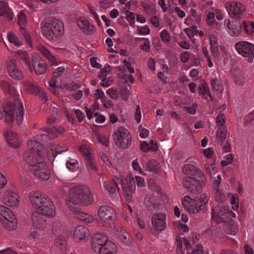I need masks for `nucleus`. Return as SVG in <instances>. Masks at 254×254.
Masks as SVG:
<instances>
[{"mask_svg":"<svg viewBox=\"0 0 254 254\" xmlns=\"http://www.w3.org/2000/svg\"><path fill=\"white\" fill-rule=\"evenodd\" d=\"M46 151L37 140L28 142V150L24 154V160L29 165L30 171L37 178L47 180L50 177V171L42 159Z\"/></svg>","mask_w":254,"mask_h":254,"instance_id":"nucleus-1","label":"nucleus"},{"mask_svg":"<svg viewBox=\"0 0 254 254\" xmlns=\"http://www.w3.org/2000/svg\"><path fill=\"white\" fill-rule=\"evenodd\" d=\"M29 198L34 210L32 215L33 225L37 228H42L45 221L41 215L50 218L54 217L56 211L54 203L50 198L39 191H31Z\"/></svg>","mask_w":254,"mask_h":254,"instance_id":"nucleus-2","label":"nucleus"},{"mask_svg":"<svg viewBox=\"0 0 254 254\" xmlns=\"http://www.w3.org/2000/svg\"><path fill=\"white\" fill-rule=\"evenodd\" d=\"M182 171L188 176L183 179V186L192 193L200 191L205 186V177L202 171L191 165H185Z\"/></svg>","mask_w":254,"mask_h":254,"instance_id":"nucleus-3","label":"nucleus"},{"mask_svg":"<svg viewBox=\"0 0 254 254\" xmlns=\"http://www.w3.org/2000/svg\"><path fill=\"white\" fill-rule=\"evenodd\" d=\"M70 197L66 201V204L71 200L70 204L75 207L77 204L88 206L93 202V197L89 189L85 186H76L70 190Z\"/></svg>","mask_w":254,"mask_h":254,"instance_id":"nucleus-4","label":"nucleus"},{"mask_svg":"<svg viewBox=\"0 0 254 254\" xmlns=\"http://www.w3.org/2000/svg\"><path fill=\"white\" fill-rule=\"evenodd\" d=\"M41 25L42 34L48 40H56L64 33L63 22L57 18L47 19Z\"/></svg>","mask_w":254,"mask_h":254,"instance_id":"nucleus-5","label":"nucleus"},{"mask_svg":"<svg viewBox=\"0 0 254 254\" xmlns=\"http://www.w3.org/2000/svg\"><path fill=\"white\" fill-rule=\"evenodd\" d=\"M208 201V196L206 193H204L194 198L186 195L182 199V203L187 211L189 213L194 214L203 209Z\"/></svg>","mask_w":254,"mask_h":254,"instance_id":"nucleus-6","label":"nucleus"},{"mask_svg":"<svg viewBox=\"0 0 254 254\" xmlns=\"http://www.w3.org/2000/svg\"><path fill=\"white\" fill-rule=\"evenodd\" d=\"M0 222L7 230L13 231L18 227V221L14 213L7 207L0 204Z\"/></svg>","mask_w":254,"mask_h":254,"instance_id":"nucleus-7","label":"nucleus"},{"mask_svg":"<svg viewBox=\"0 0 254 254\" xmlns=\"http://www.w3.org/2000/svg\"><path fill=\"white\" fill-rule=\"evenodd\" d=\"M113 181L118 187L121 184L123 191L128 200L131 199V195L134 192L135 185L133 177L131 175L128 176L125 180L124 177L120 174L114 176Z\"/></svg>","mask_w":254,"mask_h":254,"instance_id":"nucleus-8","label":"nucleus"},{"mask_svg":"<svg viewBox=\"0 0 254 254\" xmlns=\"http://www.w3.org/2000/svg\"><path fill=\"white\" fill-rule=\"evenodd\" d=\"M0 84L15 99V102L13 103V105H14V110H15L16 112V121L19 125L21 124L24 116V109L21 100L19 99V96L15 94V88L10 86L7 81L1 80L0 81Z\"/></svg>","mask_w":254,"mask_h":254,"instance_id":"nucleus-9","label":"nucleus"},{"mask_svg":"<svg viewBox=\"0 0 254 254\" xmlns=\"http://www.w3.org/2000/svg\"><path fill=\"white\" fill-rule=\"evenodd\" d=\"M235 217V213L229 211L228 206L223 203H219L212 209V219L218 223L227 221Z\"/></svg>","mask_w":254,"mask_h":254,"instance_id":"nucleus-10","label":"nucleus"},{"mask_svg":"<svg viewBox=\"0 0 254 254\" xmlns=\"http://www.w3.org/2000/svg\"><path fill=\"white\" fill-rule=\"evenodd\" d=\"M113 138L116 144L120 147L126 148L131 142V136L127 129L119 127L113 133Z\"/></svg>","mask_w":254,"mask_h":254,"instance_id":"nucleus-11","label":"nucleus"},{"mask_svg":"<svg viewBox=\"0 0 254 254\" xmlns=\"http://www.w3.org/2000/svg\"><path fill=\"white\" fill-rule=\"evenodd\" d=\"M101 220L106 225H113L116 218V213L113 208L108 205L101 206L98 211Z\"/></svg>","mask_w":254,"mask_h":254,"instance_id":"nucleus-12","label":"nucleus"},{"mask_svg":"<svg viewBox=\"0 0 254 254\" xmlns=\"http://www.w3.org/2000/svg\"><path fill=\"white\" fill-rule=\"evenodd\" d=\"M6 66L9 76L14 79L21 80L24 77L22 71L17 65V61L13 56H8L6 60Z\"/></svg>","mask_w":254,"mask_h":254,"instance_id":"nucleus-13","label":"nucleus"},{"mask_svg":"<svg viewBox=\"0 0 254 254\" xmlns=\"http://www.w3.org/2000/svg\"><path fill=\"white\" fill-rule=\"evenodd\" d=\"M225 7L230 16L239 18L243 17L246 10L244 4L236 1L227 2Z\"/></svg>","mask_w":254,"mask_h":254,"instance_id":"nucleus-14","label":"nucleus"},{"mask_svg":"<svg viewBox=\"0 0 254 254\" xmlns=\"http://www.w3.org/2000/svg\"><path fill=\"white\" fill-rule=\"evenodd\" d=\"M1 201L3 204L8 207L16 208L19 204V196L17 192L8 190L3 193Z\"/></svg>","mask_w":254,"mask_h":254,"instance_id":"nucleus-15","label":"nucleus"},{"mask_svg":"<svg viewBox=\"0 0 254 254\" xmlns=\"http://www.w3.org/2000/svg\"><path fill=\"white\" fill-rule=\"evenodd\" d=\"M238 53L244 57H254V44L247 41H240L235 45Z\"/></svg>","mask_w":254,"mask_h":254,"instance_id":"nucleus-16","label":"nucleus"},{"mask_svg":"<svg viewBox=\"0 0 254 254\" xmlns=\"http://www.w3.org/2000/svg\"><path fill=\"white\" fill-rule=\"evenodd\" d=\"M3 113H5L6 122L11 123L14 119V105L12 102H8L3 106L0 101V119L3 118Z\"/></svg>","mask_w":254,"mask_h":254,"instance_id":"nucleus-17","label":"nucleus"},{"mask_svg":"<svg viewBox=\"0 0 254 254\" xmlns=\"http://www.w3.org/2000/svg\"><path fill=\"white\" fill-rule=\"evenodd\" d=\"M224 25L226 28L227 32L233 37H237L242 32V26L239 21H232L230 19H226L224 21Z\"/></svg>","mask_w":254,"mask_h":254,"instance_id":"nucleus-18","label":"nucleus"},{"mask_svg":"<svg viewBox=\"0 0 254 254\" xmlns=\"http://www.w3.org/2000/svg\"><path fill=\"white\" fill-rule=\"evenodd\" d=\"M89 236L90 231L89 229L81 225L76 226L73 232V238L76 242H83Z\"/></svg>","mask_w":254,"mask_h":254,"instance_id":"nucleus-19","label":"nucleus"},{"mask_svg":"<svg viewBox=\"0 0 254 254\" xmlns=\"http://www.w3.org/2000/svg\"><path fill=\"white\" fill-rule=\"evenodd\" d=\"M108 240V237L102 233L95 234L92 240V249L94 252L98 253Z\"/></svg>","mask_w":254,"mask_h":254,"instance_id":"nucleus-20","label":"nucleus"},{"mask_svg":"<svg viewBox=\"0 0 254 254\" xmlns=\"http://www.w3.org/2000/svg\"><path fill=\"white\" fill-rule=\"evenodd\" d=\"M152 224L156 230H163L166 227V215L162 213L154 214L152 217Z\"/></svg>","mask_w":254,"mask_h":254,"instance_id":"nucleus-21","label":"nucleus"},{"mask_svg":"<svg viewBox=\"0 0 254 254\" xmlns=\"http://www.w3.org/2000/svg\"><path fill=\"white\" fill-rule=\"evenodd\" d=\"M31 58L33 69L36 74L40 75L45 73L47 68V64L39 60L38 54H32Z\"/></svg>","mask_w":254,"mask_h":254,"instance_id":"nucleus-22","label":"nucleus"},{"mask_svg":"<svg viewBox=\"0 0 254 254\" xmlns=\"http://www.w3.org/2000/svg\"><path fill=\"white\" fill-rule=\"evenodd\" d=\"M71 201V200L68 201L67 206L76 215L78 218L86 223H90L93 222L94 218L92 215L80 211L76 207L72 206L70 204Z\"/></svg>","mask_w":254,"mask_h":254,"instance_id":"nucleus-23","label":"nucleus"},{"mask_svg":"<svg viewBox=\"0 0 254 254\" xmlns=\"http://www.w3.org/2000/svg\"><path fill=\"white\" fill-rule=\"evenodd\" d=\"M209 39L210 44V48L211 53L215 59V62L218 61H221V56L218 52V45L217 42V39L215 35L213 34H209Z\"/></svg>","mask_w":254,"mask_h":254,"instance_id":"nucleus-24","label":"nucleus"},{"mask_svg":"<svg viewBox=\"0 0 254 254\" xmlns=\"http://www.w3.org/2000/svg\"><path fill=\"white\" fill-rule=\"evenodd\" d=\"M21 89L28 93L37 94L41 92V88L37 85L25 79L21 82Z\"/></svg>","mask_w":254,"mask_h":254,"instance_id":"nucleus-25","label":"nucleus"},{"mask_svg":"<svg viewBox=\"0 0 254 254\" xmlns=\"http://www.w3.org/2000/svg\"><path fill=\"white\" fill-rule=\"evenodd\" d=\"M118 248L116 245L110 240H108L107 243L102 246L98 252V254H117Z\"/></svg>","mask_w":254,"mask_h":254,"instance_id":"nucleus-26","label":"nucleus"},{"mask_svg":"<svg viewBox=\"0 0 254 254\" xmlns=\"http://www.w3.org/2000/svg\"><path fill=\"white\" fill-rule=\"evenodd\" d=\"M4 136L9 145L17 148L19 146L20 140L18 135L11 130H8L5 132Z\"/></svg>","mask_w":254,"mask_h":254,"instance_id":"nucleus-27","label":"nucleus"},{"mask_svg":"<svg viewBox=\"0 0 254 254\" xmlns=\"http://www.w3.org/2000/svg\"><path fill=\"white\" fill-rule=\"evenodd\" d=\"M78 28L86 34H90L94 31V26L84 17H80L77 20Z\"/></svg>","mask_w":254,"mask_h":254,"instance_id":"nucleus-28","label":"nucleus"},{"mask_svg":"<svg viewBox=\"0 0 254 254\" xmlns=\"http://www.w3.org/2000/svg\"><path fill=\"white\" fill-rule=\"evenodd\" d=\"M39 51L53 65H57L58 62L56 58L53 56L47 48L42 45L37 47Z\"/></svg>","mask_w":254,"mask_h":254,"instance_id":"nucleus-29","label":"nucleus"},{"mask_svg":"<svg viewBox=\"0 0 254 254\" xmlns=\"http://www.w3.org/2000/svg\"><path fill=\"white\" fill-rule=\"evenodd\" d=\"M68 150V147L66 146L62 147L61 145H58L56 146H53L52 149L48 152L46 151V154L47 153V155L50 160H53L54 158L56 157L58 154H60L63 152L66 151Z\"/></svg>","mask_w":254,"mask_h":254,"instance_id":"nucleus-30","label":"nucleus"},{"mask_svg":"<svg viewBox=\"0 0 254 254\" xmlns=\"http://www.w3.org/2000/svg\"><path fill=\"white\" fill-rule=\"evenodd\" d=\"M55 244L62 254H64L67 251V241L64 237L60 236L57 238L55 240Z\"/></svg>","mask_w":254,"mask_h":254,"instance_id":"nucleus-31","label":"nucleus"},{"mask_svg":"<svg viewBox=\"0 0 254 254\" xmlns=\"http://www.w3.org/2000/svg\"><path fill=\"white\" fill-rule=\"evenodd\" d=\"M64 67L60 66L57 68L54 72V76L52 79L50 81L49 84L50 86V90L53 93H55L56 91V79L58 76H60L64 71Z\"/></svg>","mask_w":254,"mask_h":254,"instance_id":"nucleus-32","label":"nucleus"},{"mask_svg":"<svg viewBox=\"0 0 254 254\" xmlns=\"http://www.w3.org/2000/svg\"><path fill=\"white\" fill-rule=\"evenodd\" d=\"M14 53L20 60L23 61L26 66H27L29 68L31 69L29 55L27 52L22 50H18Z\"/></svg>","mask_w":254,"mask_h":254,"instance_id":"nucleus-33","label":"nucleus"},{"mask_svg":"<svg viewBox=\"0 0 254 254\" xmlns=\"http://www.w3.org/2000/svg\"><path fill=\"white\" fill-rule=\"evenodd\" d=\"M7 37L9 43L15 47H19L23 45V42L12 32H8L7 33Z\"/></svg>","mask_w":254,"mask_h":254,"instance_id":"nucleus-34","label":"nucleus"},{"mask_svg":"<svg viewBox=\"0 0 254 254\" xmlns=\"http://www.w3.org/2000/svg\"><path fill=\"white\" fill-rule=\"evenodd\" d=\"M66 166L67 169L70 171L74 172L76 171L78 168V161L75 159L69 158L66 161Z\"/></svg>","mask_w":254,"mask_h":254,"instance_id":"nucleus-35","label":"nucleus"},{"mask_svg":"<svg viewBox=\"0 0 254 254\" xmlns=\"http://www.w3.org/2000/svg\"><path fill=\"white\" fill-rule=\"evenodd\" d=\"M18 18V25L21 27V29H24L27 21V16L24 10H21L17 14Z\"/></svg>","mask_w":254,"mask_h":254,"instance_id":"nucleus-36","label":"nucleus"},{"mask_svg":"<svg viewBox=\"0 0 254 254\" xmlns=\"http://www.w3.org/2000/svg\"><path fill=\"white\" fill-rule=\"evenodd\" d=\"M227 130L226 127H218L216 132V138L220 141H223L226 137Z\"/></svg>","mask_w":254,"mask_h":254,"instance_id":"nucleus-37","label":"nucleus"},{"mask_svg":"<svg viewBox=\"0 0 254 254\" xmlns=\"http://www.w3.org/2000/svg\"><path fill=\"white\" fill-rule=\"evenodd\" d=\"M211 85L213 89L218 93H221L223 91L224 87L223 83L221 80L218 79H212L211 81Z\"/></svg>","mask_w":254,"mask_h":254,"instance_id":"nucleus-38","label":"nucleus"},{"mask_svg":"<svg viewBox=\"0 0 254 254\" xmlns=\"http://www.w3.org/2000/svg\"><path fill=\"white\" fill-rule=\"evenodd\" d=\"M243 26L247 34H254V22L253 21H245L243 22Z\"/></svg>","mask_w":254,"mask_h":254,"instance_id":"nucleus-39","label":"nucleus"},{"mask_svg":"<svg viewBox=\"0 0 254 254\" xmlns=\"http://www.w3.org/2000/svg\"><path fill=\"white\" fill-rule=\"evenodd\" d=\"M107 74H99V77L101 79L100 85L103 87H108L111 85L113 82V78L111 77H106Z\"/></svg>","mask_w":254,"mask_h":254,"instance_id":"nucleus-40","label":"nucleus"},{"mask_svg":"<svg viewBox=\"0 0 254 254\" xmlns=\"http://www.w3.org/2000/svg\"><path fill=\"white\" fill-rule=\"evenodd\" d=\"M230 202L232 205V208L234 210H236L239 206V198L237 194H230Z\"/></svg>","mask_w":254,"mask_h":254,"instance_id":"nucleus-41","label":"nucleus"},{"mask_svg":"<svg viewBox=\"0 0 254 254\" xmlns=\"http://www.w3.org/2000/svg\"><path fill=\"white\" fill-rule=\"evenodd\" d=\"M205 168L206 172L209 176L214 175L218 172V169L215 166V163L205 164Z\"/></svg>","mask_w":254,"mask_h":254,"instance_id":"nucleus-42","label":"nucleus"},{"mask_svg":"<svg viewBox=\"0 0 254 254\" xmlns=\"http://www.w3.org/2000/svg\"><path fill=\"white\" fill-rule=\"evenodd\" d=\"M47 134H43L40 132V134H37L36 136V138L37 140H41L45 141L48 139L52 138L53 137H55L56 136L55 135H51V129L46 128L44 130Z\"/></svg>","mask_w":254,"mask_h":254,"instance_id":"nucleus-43","label":"nucleus"},{"mask_svg":"<svg viewBox=\"0 0 254 254\" xmlns=\"http://www.w3.org/2000/svg\"><path fill=\"white\" fill-rule=\"evenodd\" d=\"M234 157L232 154H228L223 157V160L221 161V165L223 167H226L232 163Z\"/></svg>","mask_w":254,"mask_h":254,"instance_id":"nucleus-44","label":"nucleus"},{"mask_svg":"<svg viewBox=\"0 0 254 254\" xmlns=\"http://www.w3.org/2000/svg\"><path fill=\"white\" fill-rule=\"evenodd\" d=\"M186 34L188 35L189 38L192 40V38L198 32V29L196 26H192L190 28H186L185 29Z\"/></svg>","mask_w":254,"mask_h":254,"instance_id":"nucleus-45","label":"nucleus"},{"mask_svg":"<svg viewBox=\"0 0 254 254\" xmlns=\"http://www.w3.org/2000/svg\"><path fill=\"white\" fill-rule=\"evenodd\" d=\"M120 240L127 246H130L133 244L132 240L130 239L128 234L124 231L122 236L120 237Z\"/></svg>","mask_w":254,"mask_h":254,"instance_id":"nucleus-46","label":"nucleus"},{"mask_svg":"<svg viewBox=\"0 0 254 254\" xmlns=\"http://www.w3.org/2000/svg\"><path fill=\"white\" fill-rule=\"evenodd\" d=\"M214 197L217 201L221 202L224 200L225 195L222 191L219 189L214 190Z\"/></svg>","mask_w":254,"mask_h":254,"instance_id":"nucleus-47","label":"nucleus"},{"mask_svg":"<svg viewBox=\"0 0 254 254\" xmlns=\"http://www.w3.org/2000/svg\"><path fill=\"white\" fill-rule=\"evenodd\" d=\"M198 90L199 94L202 95L207 94L211 98V95L209 94L208 87L205 83H202L200 84L198 87Z\"/></svg>","mask_w":254,"mask_h":254,"instance_id":"nucleus-48","label":"nucleus"},{"mask_svg":"<svg viewBox=\"0 0 254 254\" xmlns=\"http://www.w3.org/2000/svg\"><path fill=\"white\" fill-rule=\"evenodd\" d=\"M157 162L154 160H150L146 163V170L149 171H156Z\"/></svg>","mask_w":254,"mask_h":254,"instance_id":"nucleus-49","label":"nucleus"},{"mask_svg":"<svg viewBox=\"0 0 254 254\" xmlns=\"http://www.w3.org/2000/svg\"><path fill=\"white\" fill-rule=\"evenodd\" d=\"M104 188L107 190L110 194H114L116 192V189L115 187L111 184L110 182L108 181H104L103 183Z\"/></svg>","mask_w":254,"mask_h":254,"instance_id":"nucleus-50","label":"nucleus"},{"mask_svg":"<svg viewBox=\"0 0 254 254\" xmlns=\"http://www.w3.org/2000/svg\"><path fill=\"white\" fill-rule=\"evenodd\" d=\"M225 122V117L223 113H220L216 119V124L218 127H225L224 124Z\"/></svg>","mask_w":254,"mask_h":254,"instance_id":"nucleus-51","label":"nucleus"},{"mask_svg":"<svg viewBox=\"0 0 254 254\" xmlns=\"http://www.w3.org/2000/svg\"><path fill=\"white\" fill-rule=\"evenodd\" d=\"M202 52L204 57L206 59V62L207 63L208 66L209 67H212L213 66V64L211 59L210 58V56L209 55L208 50L206 48H203L202 50Z\"/></svg>","mask_w":254,"mask_h":254,"instance_id":"nucleus-52","label":"nucleus"},{"mask_svg":"<svg viewBox=\"0 0 254 254\" xmlns=\"http://www.w3.org/2000/svg\"><path fill=\"white\" fill-rule=\"evenodd\" d=\"M126 15L127 20L129 23L130 26H134L135 24V16L134 13L130 11H127Z\"/></svg>","mask_w":254,"mask_h":254,"instance_id":"nucleus-53","label":"nucleus"},{"mask_svg":"<svg viewBox=\"0 0 254 254\" xmlns=\"http://www.w3.org/2000/svg\"><path fill=\"white\" fill-rule=\"evenodd\" d=\"M160 36L163 41L168 42L171 40V35L168 31L163 30L160 33Z\"/></svg>","mask_w":254,"mask_h":254,"instance_id":"nucleus-54","label":"nucleus"},{"mask_svg":"<svg viewBox=\"0 0 254 254\" xmlns=\"http://www.w3.org/2000/svg\"><path fill=\"white\" fill-rule=\"evenodd\" d=\"M206 22L207 24L211 26L215 21V13L214 12H209L207 13V16H206Z\"/></svg>","mask_w":254,"mask_h":254,"instance_id":"nucleus-55","label":"nucleus"},{"mask_svg":"<svg viewBox=\"0 0 254 254\" xmlns=\"http://www.w3.org/2000/svg\"><path fill=\"white\" fill-rule=\"evenodd\" d=\"M131 166L133 170L137 171L139 174L145 175L138 163L137 159H135L132 161Z\"/></svg>","mask_w":254,"mask_h":254,"instance_id":"nucleus-56","label":"nucleus"},{"mask_svg":"<svg viewBox=\"0 0 254 254\" xmlns=\"http://www.w3.org/2000/svg\"><path fill=\"white\" fill-rule=\"evenodd\" d=\"M79 149L87 158L91 156L89 148L86 145H81Z\"/></svg>","mask_w":254,"mask_h":254,"instance_id":"nucleus-57","label":"nucleus"},{"mask_svg":"<svg viewBox=\"0 0 254 254\" xmlns=\"http://www.w3.org/2000/svg\"><path fill=\"white\" fill-rule=\"evenodd\" d=\"M114 2V0H101L100 3L101 6L106 9L112 6Z\"/></svg>","mask_w":254,"mask_h":254,"instance_id":"nucleus-58","label":"nucleus"},{"mask_svg":"<svg viewBox=\"0 0 254 254\" xmlns=\"http://www.w3.org/2000/svg\"><path fill=\"white\" fill-rule=\"evenodd\" d=\"M113 226L114 227V233L115 235L118 237V238L120 239V237L122 236V233H124V230L119 225L114 224Z\"/></svg>","mask_w":254,"mask_h":254,"instance_id":"nucleus-59","label":"nucleus"},{"mask_svg":"<svg viewBox=\"0 0 254 254\" xmlns=\"http://www.w3.org/2000/svg\"><path fill=\"white\" fill-rule=\"evenodd\" d=\"M203 152L204 156L208 159L211 158L214 154L213 150L212 148L211 147H208L206 149H205Z\"/></svg>","mask_w":254,"mask_h":254,"instance_id":"nucleus-60","label":"nucleus"},{"mask_svg":"<svg viewBox=\"0 0 254 254\" xmlns=\"http://www.w3.org/2000/svg\"><path fill=\"white\" fill-rule=\"evenodd\" d=\"M106 93L112 98L116 99L117 97L118 92L116 89L111 88L108 89Z\"/></svg>","mask_w":254,"mask_h":254,"instance_id":"nucleus-61","label":"nucleus"},{"mask_svg":"<svg viewBox=\"0 0 254 254\" xmlns=\"http://www.w3.org/2000/svg\"><path fill=\"white\" fill-rule=\"evenodd\" d=\"M97 139L99 142L105 145H107L109 143L108 137L103 135H98Z\"/></svg>","mask_w":254,"mask_h":254,"instance_id":"nucleus-62","label":"nucleus"},{"mask_svg":"<svg viewBox=\"0 0 254 254\" xmlns=\"http://www.w3.org/2000/svg\"><path fill=\"white\" fill-rule=\"evenodd\" d=\"M139 136L141 138H145L149 134V131L147 129L143 128L142 127H139Z\"/></svg>","mask_w":254,"mask_h":254,"instance_id":"nucleus-63","label":"nucleus"},{"mask_svg":"<svg viewBox=\"0 0 254 254\" xmlns=\"http://www.w3.org/2000/svg\"><path fill=\"white\" fill-rule=\"evenodd\" d=\"M190 58V54L189 52L185 51L180 56V59L182 62L186 63Z\"/></svg>","mask_w":254,"mask_h":254,"instance_id":"nucleus-64","label":"nucleus"}]
</instances>
